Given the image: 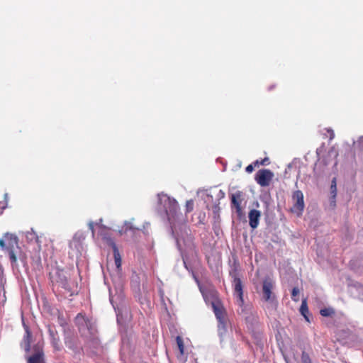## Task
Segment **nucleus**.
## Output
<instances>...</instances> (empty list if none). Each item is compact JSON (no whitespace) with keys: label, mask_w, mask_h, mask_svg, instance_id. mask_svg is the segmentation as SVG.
<instances>
[{"label":"nucleus","mask_w":363,"mask_h":363,"mask_svg":"<svg viewBox=\"0 0 363 363\" xmlns=\"http://www.w3.org/2000/svg\"><path fill=\"white\" fill-rule=\"evenodd\" d=\"M53 284H57L64 289L70 295L77 291V284L70 280V274L64 269H57L54 274H50Z\"/></svg>","instance_id":"nucleus-1"},{"label":"nucleus","mask_w":363,"mask_h":363,"mask_svg":"<svg viewBox=\"0 0 363 363\" xmlns=\"http://www.w3.org/2000/svg\"><path fill=\"white\" fill-rule=\"evenodd\" d=\"M75 323L79 332L82 333V335L87 336L86 333V330H87V333L89 335V340L95 345L99 344V340L95 336L96 330L91 319L86 317L82 313H78L75 318Z\"/></svg>","instance_id":"nucleus-2"},{"label":"nucleus","mask_w":363,"mask_h":363,"mask_svg":"<svg viewBox=\"0 0 363 363\" xmlns=\"http://www.w3.org/2000/svg\"><path fill=\"white\" fill-rule=\"evenodd\" d=\"M4 238L6 243V250L9 253L10 261L12 264H16L17 262L16 254L21 250L18 245V239L16 235L9 233L4 234Z\"/></svg>","instance_id":"nucleus-3"},{"label":"nucleus","mask_w":363,"mask_h":363,"mask_svg":"<svg viewBox=\"0 0 363 363\" xmlns=\"http://www.w3.org/2000/svg\"><path fill=\"white\" fill-rule=\"evenodd\" d=\"M274 283L270 278H266L262 283V298L268 302L272 309L276 310L277 307V301L273 294Z\"/></svg>","instance_id":"nucleus-4"},{"label":"nucleus","mask_w":363,"mask_h":363,"mask_svg":"<svg viewBox=\"0 0 363 363\" xmlns=\"http://www.w3.org/2000/svg\"><path fill=\"white\" fill-rule=\"evenodd\" d=\"M211 305L218 322V328L225 330L228 323V318L225 308L218 299L212 301Z\"/></svg>","instance_id":"nucleus-5"},{"label":"nucleus","mask_w":363,"mask_h":363,"mask_svg":"<svg viewBox=\"0 0 363 363\" xmlns=\"http://www.w3.org/2000/svg\"><path fill=\"white\" fill-rule=\"evenodd\" d=\"M164 208L169 221L176 218L179 210L178 202L174 199L169 196L164 199Z\"/></svg>","instance_id":"nucleus-6"},{"label":"nucleus","mask_w":363,"mask_h":363,"mask_svg":"<svg viewBox=\"0 0 363 363\" xmlns=\"http://www.w3.org/2000/svg\"><path fill=\"white\" fill-rule=\"evenodd\" d=\"M294 205L291 208V211L297 216H301L304 209L303 194L301 191H295L292 196Z\"/></svg>","instance_id":"nucleus-7"},{"label":"nucleus","mask_w":363,"mask_h":363,"mask_svg":"<svg viewBox=\"0 0 363 363\" xmlns=\"http://www.w3.org/2000/svg\"><path fill=\"white\" fill-rule=\"evenodd\" d=\"M274 177L273 172L267 169L259 170L255 174V181L261 186H267L269 185Z\"/></svg>","instance_id":"nucleus-8"},{"label":"nucleus","mask_w":363,"mask_h":363,"mask_svg":"<svg viewBox=\"0 0 363 363\" xmlns=\"http://www.w3.org/2000/svg\"><path fill=\"white\" fill-rule=\"evenodd\" d=\"M103 239L104 240V241L108 246L112 247L114 260H115V264L116 266V268L118 269H120L121 267L122 260H121V257L119 250H118L114 240L110 236H108V235H104Z\"/></svg>","instance_id":"nucleus-9"},{"label":"nucleus","mask_w":363,"mask_h":363,"mask_svg":"<svg viewBox=\"0 0 363 363\" xmlns=\"http://www.w3.org/2000/svg\"><path fill=\"white\" fill-rule=\"evenodd\" d=\"M33 349L34 353L27 358V363H46L43 348L38 344Z\"/></svg>","instance_id":"nucleus-10"},{"label":"nucleus","mask_w":363,"mask_h":363,"mask_svg":"<svg viewBox=\"0 0 363 363\" xmlns=\"http://www.w3.org/2000/svg\"><path fill=\"white\" fill-rule=\"evenodd\" d=\"M242 196L243 193L240 191H238L230 196L231 206L235 208L236 213L239 217H241L242 215V209L241 207V203L243 201Z\"/></svg>","instance_id":"nucleus-11"},{"label":"nucleus","mask_w":363,"mask_h":363,"mask_svg":"<svg viewBox=\"0 0 363 363\" xmlns=\"http://www.w3.org/2000/svg\"><path fill=\"white\" fill-rule=\"evenodd\" d=\"M234 292L238 300V304L242 306L244 303L242 281L240 278L235 277L233 280Z\"/></svg>","instance_id":"nucleus-12"},{"label":"nucleus","mask_w":363,"mask_h":363,"mask_svg":"<svg viewBox=\"0 0 363 363\" xmlns=\"http://www.w3.org/2000/svg\"><path fill=\"white\" fill-rule=\"evenodd\" d=\"M248 217L250 226L253 229L256 228L259 225V220L261 217L260 211L252 209L249 212Z\"/></svg>","instance_id":"nucleus-13"},{"label":"nucleus","mask_w":363,"mask_h":363,"mask_svg":"<svg viewBox=\"0 0 363 363\" xmlns=\"http://www.w3.org/2000/svg\"><path fill=\"white\" fill-rule=\"evenodd\" d=\"M25 335L23 336L22 345L26 352L30 350L31 341H32V333L28 326L24 325Z\"/></svg>","instance_id":"nucleus-14"},{"label":"nucleus","mask_w":363,"mask_h":363,"mask_svg":"<svg viewBox=\"0 0 363 363\" xmlns=\"http://www.w3.org/2000/svg\"><path fill=\"white\" fill-rule=\"evenodd\" d=\"M300 312L301 313V315H303V317L305 318V319L309 322V319L307 316V314L308 313V306H307V302L306 300H303L301 303V307H300Z\"/></svg>","instance_id":"nucleus-15"},{"label":"nucleus","mask_w":363,"mask_h":363,"mask_svg":"<svg viewBox=\"0 0 363 363\" xmlns=\"http://www.w3.org/2000/svg\"><path fill=\"white\" fill-rule=\"evenodd\" d=\"M320 313L323 317H329L335 314V311L332 308H325L320 311Z\"/></svg>","instance_id":"nucleus-16"},{"label":"nucleus","mask_w":363,"mask_h":363,"mask_svg":"<svg viewBox=\"0 0 363 363\" xmlns=\"http://www.w3.org/2000/svg\"><path fill=\"white\" fill-rule=\"evenodd\" d=\"M76 342L77 340L74 338H69L65 340V345L68 348L72 350H76L77 349Z\"/></svg>","instance_id":"nucleus-17"},{"label":"nucleus","mask_w":363,"mask_h":363,"mask_svg":"<svg viewBox=\"0 0 363 363\" xmlns=\"http://www.w3.org/2000/svg\"><path fill=\"white\" fill-rule=\"evenodd\" d=\"M51 344L55 351H60L61 350L60 339L58 337H53L51 340Z\"/></svg>","instance_id":"nucleus-18"},{"label":"nucleus","mask_w":363,"mask_h":363,"mask_svg":"<svg viewBox=\"0 0 363 363\" xmlns=\"http://www.w3.org/2000/svg\"><path fill=\"white\" fill-rule=\"evenodd\" d=\"M176 342H177L179 350L180 352V354H183L184 352V345L182 338L180 336H177L176 338Z\"/></svg>","instance_id":"nucleus-19"},{"label":"nucleus","mask_w":363,"mask_h":363,"mask_svg":"<svg viewBox=\"0 0 363 363\" xmlns=\"http://www.w3.org/2000/svg\"><path fill=\"white\" fill-rule=\"evenodd\" d=\"M330 191L331 194L333 195V198L335 199L337 194V187H336V179L334 178L332 180L331 186H330Z\"/></svg>","instance_id":"nucleus-20"},{"label":"nucleus","mask_w":363,"mask_h":363,"mask_svg":"<svg viewBox=\"0 0 363 363\" xmlns=\"http://www.w3.org/2000/svg\"><path fill=\"white\" fill-rule=\"evenodd\" d=\"M299 294V289L297 287L293 288L291 291V298L293 301L297 302L298 301L299 298L298 297Z\"/></svg>","instance_id":"nucleus-21"},{"label":"nucleus","mask_w":363,"mask_h":363,"mask_svg":"<svg viewBox=\"0 0 363 363\" xmlns=\"http://www.w3.org/2000/svg\"><path fill=\"white\" fill-rule=\"evenodd\" d=\"M194 201L192 199L188 200L186 202V213H190L194 209Z\"/></svg>","instance_id":"nucleus-22"},{"label":"nucleus","mask_w":363,"mask_h":363,"mask_svg":"<svg viewBox=\"0 0 363 363\" xmlns=\"http://www.w3.org/2000/svg\"><path fill=\"white\" fill-rule=\"evenodd\" d=\"M301 363H312L308 354L305 351L301 354Z\"/></svg>","instance_id":"nucleus-23"},{"label":"nucleus","mask_w":363,"mask_h":363,"mask_svg":"<svg viewBox=\"0 0 363 363\" xmlns=\"http://www.w3.org/2000/svg\"><path fill=\"white\" fill-rule=\"evenodd\" d=\"M268 164H269V158L268 157H265V158L261 160L260 161L256 160L254 162L255 166L267 165Z\"/></svg>","instance_id":"nucleus-24"},{"label":"nucleus","mask_w":363,"mask_h":363,"mask_svg":"<svg viewBox=\"0 0 363 363\" xmlns=\"http://www.w3.org/2000/svg\"><path fill=\"white\" fill-rule=\"evenodd\" d=\"M26 236L30 240H33V239H35L37 242L38 240V238L36 236L35 233L33 232V230H31L30 232H27Z\"/></svg>","instance_id":"nucleus-25"},{"label":"nucleus","mask_w":363,"mask_h":363,"mask_svg":"<svg viewBox=\"0 0 363 363\" xmlns=\"http://www.w3.org/2000/svg\"><path fill=\"white\" fill-rule=\"evenodd\" d=\"M255 166L254 165V163L253 164H249L248 166L246 167L245 168V171L248 173H251L253 172L254 170V167Z\"/></svg>","instance_id":"nucleus-26"},{"label":"nucleus","mask_w":363,"mask_h":363,"mask_svg":"<svg viewBox=\"0 0 363 363\" xmlns=\"http://www.w3.org/2000/svg\"><path fill=\"white\" fill-rule=\"evenodd\" d=\"M219 211H220V207L218 205H214L213 206V212L215 215H219Z\"/></svg>","instance_id":"nucleus-27"},{"label":"nucleus","mask_w":363,"mask_h":363,"mask_svg":"<svg viewBox=\"0 0 363 363\" xmlns=\"http://www.w3.org/2000/svg\"><path fill=\"white\" fill-rule=\"evenodd\" d=\"M328 132L330 133V139H333L335 136V133H334L333 130L331 129H328Z\"/></svg>","instance_id":"nucleus-28"},{"label":"nucleus","mask_w":363,"mask_h":363,"mask_svg":"<svg viewBox=\"0 0 363 363\" xmlns=\"http://www.w3.org/2000/svg\"><path fill=\"white\" fill-rule=\"evenodd\" d=\"M0 247H6V241H5V239H4V240L0 239Z\"/></svg>","instance_id":"nucleus-29"},{"label":"nucleus","mask_w":363,"mask_h":363,"mask_svg":"<svg viewBox=\"0 0 363 363\" xmlns=\"http://www.w3.org/2000/svg\"><path fill=\"white\" fill-rule=\"evenodd\" d=\"M89 226L90 230L92 232V234L94 235V225H93V223H89Z\"/></svg>","instance_id":"nucleus-30"},{"label":"nucleus","mask_w":363,"mask_h":363,"mask_svg":"<svg viewBox=\"0 0 363 363\" xmlns=\"http://www.w3.org/2000/svg\"><path fill=\"white\" fill-rule=\"evenodd\" d=\"M49 333H50V335L51 336V339H52L53 337H56V336H55V333H54V331H53V330H50V329L49 330Z\"/></svg>","instance_id":"nucleus-31"}]
</instances>
